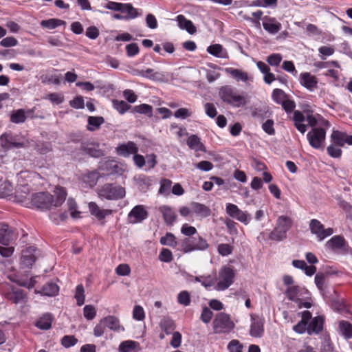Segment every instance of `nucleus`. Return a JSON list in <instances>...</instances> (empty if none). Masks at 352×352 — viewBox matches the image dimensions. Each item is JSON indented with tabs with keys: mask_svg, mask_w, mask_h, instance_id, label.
I'll return each mask as SVG.
<instances>
[{
	"mask_svg": "<svg viewBox=\"0 0 352 352\" xmlns=\"http://www.w3.org/2000/svg\"><path fill=\"white\" fill-rule=\"evenodd\" d=\"M54 194L56 199L47 192L33 194L31 197V204L33 206L43 210L59 207L66 199L67 191L65 188L57 186L54 190Z\"/></svg>",
	"mask_w": 352,
	"mask_h": 352,
	"instance_id": "nucleus-1",
	"label": "nucleus"
},
{
	"mask_svg": "<svg viewBox=\"0 0 352 352\" xmlns=\"http://www.w3.org/2000/svg\"><path fill=\"white\" fill-rule=\"evenodd\" d=\"M178 250L184 253H189L194 251H204L209 248V243L206 239L197 235L192 237H185L179 242Z\"/></svg>",
	"mask_w": 352,
	"mask_h": 352,
	"instance_id": "nucleus-2",
	"label": "nucleus"
},
{
	"mask_svg": "<svg viewBox=\"0 0 352 352\" xmlns=\"http://www.w3.org/2000/svg\"><path fill=\"white\" fill-rule=\"evenodd\" d=\"M219 96L223 102L235 107L243 106L247 102L244 96L238 94L236 90L229 85L220 89Z\"/></svg>",
	"mask_w": 352,
	"mask_h": 352,
	"instance_id": "nucleus-3",
	"label": "nucleus"
},
{
	"mask_svg": "<svg viewBox=\"0 0 352 352\" xmlns=\"http://www.w3.org/2000/svg\"><path fill=\"white\" fill-rule=\"evenodd\" d=\"M214 333H226L230 332L234 327V324L228 314L221 312L217 314L212 322Z\"/></svg>",
	"mask_w": 352,
	"mask_h": 352,
	"instance_id": "nucleus-4",
	"label": "nucleus"
},
{
	"mask_svg": "<svg viewBox=\"0 0 352 352\" xmlns=\"http://www.w3.org/2000/svg\"><path fill=\"white\" fill-rule=\"evenodd\" d=\"M98 195L102 199L117 200L125 196V190L120 186L106 184L98 190Z\"/></svg>",
	"mask_w": 352,
	"mask_h": 352,
	"instance_id": "nucleus-5",
	"label": "nucleus"
},
{
	"mask_svg": "<svg viewBox=\"0 0 352 352\" xmlns=\"http://www.w3.org/2000/svg\"><path fill=\"white\" fill-rule=\"evenodd\" d=\"M0 145L6 151L12 148H22L24 146V143L20 140L18 135L9 131L0 135Z\"/></svg>",
	"mask_w": 352,
	"mask_h": 352,
	"instance_id": "nucleus-6",
	"label": "nucleus"
},
{
	"mask_svg": "<svg viewBox=\"0 0 352 352\" xmlns=\"http://www.w3.org/2000/svg\"><path fill=\"white\" fill-rule=\"evenodd\" d=\"M234 276L235 273L232 268L227 266L223 267L219 272V281L215 286V289L218 291L228 289L233 283Z\"/></svg>",
	"mask_w": 352,
	"mask_h": 352,
	"instance_id": "nucleus-7",
	"label": "nucleus"
},
{
	"mask_svg": "<svg viewBox=\"0 0 352 352\" xmlns=\"http://www.w3.org/2000/svg\"><path fill=\"white\" fill-rule=\"evenodd\" d=\"M98 168L104 175H121L126 170V166L114 160H106L100 162Z\"/></svg>",
	"mask_w": 352,
	"mask_h": 352,
	"instance_id": "nucleus-8",
	"label": "nucleus"
},
{
	"mask_svg": "<svg viewBox=\"0 0 352 352\" xmlns=\"http://www.w3.org/2000/svg\"><path fill=\"white\" fill-rule=\"evenodd\" d=\"M307 137L309 144L313 148H320L323 146L326 130L321 127H315L307 133Z\"/></svg>",
	"mask_w": 352,
	"mask_h": 352,
	"instance_id": "nucleus-9",
	"label": "nucleus"
},
{
	"mask_svg": "<svg viewBox=\"0 0 352 352\" xmlns=\"http://www.w3.org/2000/svg\"><path fill=\"white\" fill-rule=\"evenodd\" d=\"M18 234L15 229L8 224L0 223V243L3 245H9L14 240L16 239Z\"/></svg>",
	"mask_w": 352,
	"mask_h": 352,
	"instance_id": "nucleus-10",
	"label": "nucleus"
},
{
	"mask_svg": "<svg viewBox=\"0 0 352 352\" xmlns=\"http://www.w3.org/2000/svg\"><path fill=\"white\" fill-rule=\"evenodd\" d=\"M309 229L311 232L318 237L319 241L324 240L326 237L331 236L333 233V228L325 229L323 224L317 219H311L309 223Z\"/></svg>",
	"mask_w": 352,
	"mask_h": 352,
	"instance_id": "nucleus-11",
	"label": "nucleus"
},
{
	"mask_svg": "<svg viewBox=\"0 0 352 352\" xmlns=\"http://www.w3.org/2000/svg\"><path fill=\"white\" fill-rule=\"evenodd\" d=\"M326 246L333 250H341L344 254L349 253L351 250L345 239L341 235L333 236L327 242Z\"/></svg>",
	"mask_w": 352,
	"mask_h": 352,
	"instance_id": "nucleus-12",
	"label": "nucleus"
},
{
	"mask_svg": "<svg viewBox=\"0 0 352 352\" xmlns=\"http://www.w3.org/2000/svg\"><path fill=\"white\" fill-rule=\"evenodd\" d=\"M148 216V212L142 205L135 206L128 214V221L130 223H140L146 219Z\"/></svg>",
	"mask_w": 352,
	"mask_h": 352,
	"instance_id": "nucleus-13",
	"label": "nucleus"
},
{
	"mask_svg": "<svg viewBox=\"0 0 352 352\" xmlns=\"http://www.w3.org/2000/svg\"><path fill=\"white\" fill-rule=\"evenodd\" d=\"M226 212L231 217L236 219L245 225L250 221V217L249 215L245 212L241 210L235 204H228L226 205Z\"/></svg>",
	"mask_w": 352,
	"mask_h": 352,
	"instance_id": "nucleus-14",
	"label": "nucleus"
},
{
	"mask_svg": "<svg viewBox=\"0 0 352 352\" xmlns=\"http://www.w3.org/2000/svg\"><path fill=\"white\" fill-rule=\"evenodd\" d=\"M36 248L29 247L22 252L21 265L24 267H30L35 263L36 257L34 254Z\"/></svg>",
	"mask_w": 352,
	"mask_h": 352,
	"instance_id": "nucleus-15",
	"label": "nucleus"
},
{
	"mask_svg": "<svg viewBox=\"0 0 352 352\" xmlns=\"http://www.w3.org/2000/svg\"><path fill=\"white\" fill-rule=\"evenodd\" d=\"M300 82L309 90H313L318 86L317 78L309 72H305L300 74Z\"/></svg>",
	"mask_w": 352,
	"mask_h": 352,
	"instance_id": "nucleus-16",
	"label": "nucleus"
},
{
	"mask_svg": "<svg viewBox=\"0 0 352 352\" xmlns=\"http://www.w3.org/2000/svg\"><path fill=\"white\" fill-rule=\"evenodd\" d=\"M324 318L321 316L314 318L307 324V331L309 335L319 333L323 329Z\"/></svg>",
	"mask_w": 352,
	"mask_h": 352,
	"instance_id": "nucleus-17",
	"label": "nucleus"
},
{
	"mask_svg": "<svg viewBox=\"0 0 352 352\" xmlns=\"http://www.w3.org/2000/svg\"><path fill=\"white\" fill-rule=\"evenodd\" d=\"M264 321L261 318H252L250 325V334L254 338H260L264 332Z\"/></svg>",
	"mask_w": 352,
	"mask_h": 352,
	"instance_id": "nucleus-18",
	"label": "nucleus"
},
{
	"mask_svg": "<svg viewBox=\"0 0 352 352\" xmlns=\"http://www.w3.org/2000/svg\"><path fill=\"white\" fill-rule=\"evenodd\" d=\"M265 21L263 22V26L269 33L275 34L281 30V24L275 18L265 16Z\"/></svg>",
	"mask_w": 352,
	"mask_h": 352,
	"instance_id": "nucleus-19",
	"label": "nucleus"
},
{
	"mask_svg": "<svg viewBox=\"0 0 352 352\" xmlns=\"http://www.w3.org/2000/svg\"><path fill=\"white\" fill-rule=\"evenodd\" d=\"M159 210L162 214L165 223L168 226H172L177 219L175 212L168 206H160Z\"/></svg>",
	"mask_w": 352,
	"mask_h": 352,
	"instance_id": "nucleus-20",
	"label": "nucleus"
},
{
	"mask_svg": "<svg viewBox=\"0 0 352 352\" xmlns=\"http://www.w3.org/2000/svg\"><path fill=\"white\" fill-rule=\"evenodd\" d=\"M251 114L254 118L263 121L271 117L272 113L268 106L264 105L252 109Z\"/></svg>",
	"mask_w": 352,
	"mask_h": 352,
	"instance_id": "nucleus-21",
	"label": "nucleus"
},
{
	"mask_svg": "<svg viewBox=\"0 0 352 352\" xmlns=\"http://www.w3.org/2000/svg\"><path fill=\"white\" fill-rule=\"evenodd\" d=\"M188 147L196 152H206V147L198 135H190L187 140Z\"/></svg>",
	"mask_w": 352,
	"mask_h": 352,
	"instance_id": "nucleus-22",
	"label": "nucleus"
},
{
	"mask_svg": "<svg viewBox=\"0 0 352 352\" xmlns=\"http://www.w3.org/2000/svg\"><path fill=\"white\" fill-rule=\"evenodd\" d=\"M176 20L180 29L186 30L190 34L196 33V27L194 25L193 23L190 20L187 19L185 16L179 14L177 16Z\"/></svg>",
	"mask_w": 352,
	"mask_h": 352,
	"instance_id": "nucleus-23",
	"label": "nucleus"
},
{
	"mask_svg": "<svg viewBox=\"0 0 352 352\" xmlns=\"http://www.w3.org/2000/svg\"><path fill=\"white\" fill-rule=\"evenodd\" d=\"M89 209L90 213L95 216L98 220L104 219L106 216L112 213L111 210L100 209L95 202H90L89 204Z\"/></svg>",
	"mask_w": 352,
	"mask_h": 352,
	"instance_id": "nucleus-24",
	"label": "nucleus"
},
{
	"mask_svg": "<svg viewBox=\"0 0 352 352\" xmlns=\"http://www.w3.org/2000/svg\"><path fill=\"white\" fill-rule=\"evenodd\" d=\"M190 208L192 211L201 217H208L211 214V210L209 207L198 202H191Z\"/></svg>",
	"mask_w": 352,
	"mask_h": 352,
	"instance_id": "nucleus-25",
	"label": "nucleus"
},
{
	"mask_svg": "<svg viewBox=\"0 0 352 352\" xmlns=\"http://www.w3.org/2000/svg\"><path fill=\"white\" fill-rule=\"evenodd\" d=\"M306 115L300 111H294L293 112L292 120L294 122L296 128L302 133H304L307 131V126L302 122L305 121Z\"/></svg>",
	"mask_w": 352,
	"mask_h": 352,
	"instance_id": "nucleus-26",
	"label": "nucleus"
},
{
	"mask_svg": "<svg viewBox=\"0 0 352 352\" xmlns=\"http://www.w3.org/2000/svg\"><path fill=\"white\" fill-rule=\"evenodd\" d=\"M118 154H138V148L133 142H128L126 144H120L116 148Z\"/></svg>",
	"mask_w": 352,
	"mask_h": 352,
	"instance_id": "nucleus-27",
	"label": "nucleus"
},
{
	"mask_svg": "<svg viewBox=\"0 0 352 352\" xmlns=\"http://www.w3.org/2000/svg\"><path fill=\"white\" fill-rule=\"evenodd\" d=\"M53 316L51 314L47 313L43 314L36 322L35 326L40 329L47 330L51 328Z\"/></svg>",
	"mask_w": 352,
	"mask_h": 352,
	"instance_id": "nucleus-28",
	"label": "nucleus"
},
{
	"mask_svg": "<svg viewBox=\"0 0 352 352\" xmlns=\"http://www.w3.org/2000/svg\"><path fill=\"white\" fill-rule=\"evenodd\" d=\"M102 322H104L106 327L111 330L118 331L120 329H124V327L120 325L119 319L114 316H107L103 318Z\"/></svg>",
	"mask_w": 352,
	"mask_h": 352,
	"instance_id": "nucleus-29",
	"label": "nucleus"
},
{
	"mask_svg": "<svg viewBox=\"0 0 352 352\" xmlns=\"http://www.w3.org/2000/svg\"><path fill=\"white\" fill-rule=\"evenodd\" d=\"M58 286L54 283L49 282L43 286L39 293L43 296H54L58 294Z\"/></svg>",
	"mask_w": 352,
	"mask_h": 352,
	"instance_id": "nucleus-30",
	"label": "nucleus"
},
{
	"mask_svg": "<svg viewBox=\"0 0 352 352\" xmlns=\"http://www.w3.org/2000/svg\"><path fill=\"white\" fill-rule=\"evenodd\" d=\"M226 72L227 74H230L232 78L236 79L237 81L241 80L243 82H246L248 80V73L239 69L228 67L226 68Z\"/></svg>",
	"mask_w": 352,
	"mask_h": 352,
	"instance_id": "nucleus-31",
	"label": "nucleus"
},
{
	"mask_svg": "<svg viewBox=\"0 0 352 352\" xmlns=\"http://www.w3.org/2000/svg\"><path fill=\"white\" fill-rule=\"evenodd\" d=\"M293 225L292 219L287 216H280L276 221V227L285 231L286 233Z\"/></svg>",
	"mask_w": 352,
	"mask_h": 352,
	"instance_id": "nucleus-32",
	"label": "nucleus"
},
{
	"mask_svg": "<svg viewBox=\"0 0 352 352\" xmlns=\"http://www.w3.org/2000/svg\"><path fill=\"white\" fill-rule=\"evenodd\" d=\"M87 122V130L89 131H94L100 128V126L104 122V119L102 116H89Z\"/></svg>",
	"mask_w": 352,
	"mask_h": 352,
	"instance_id": "nucleus-33",
	"label": "nucleus"
},
{
	"mask_svg": "<svg viewBox=\"0 0 352 352\" xmlns=\"http://www.w3.org/2000/svg\"><path fill=\"white\" fill-rule=\"evenodd\" d=\"M331 138L332 143L335 146H343L346 144V133L333 131L331 133Z\"/></svg>",
	"mask_w": 352,
	"mask_h": 352,
	"instance_id": "nucleus-34",
	"label": "nucleus"
},
{
	"mask_svg": "<svg viewBox=\"0 0 352 352\" xmlns=\"http://www.w3.org/2000/svg\"><path fill=\"white\" fill-rule=\"evenodd\" d=\"M160 326L161 329L167 334H171L174 332V330L175 329V322L168 317L164 318L160 323Z\"/></svg>",
	"mask_w": 352,
	"mask_h": 352,
	"instance_id": "nucleus-35",
	"label": "nucleus"
},
{
	"mask_svg": "<svg viewBox=\"0 0 352 352\" xmlns=\"http://www.w3.org/2000/svg\"><path fill=\"white\" fill-rule=\"evenodd\" d=\"M121 13L125 14L126 20L135 19L140 15L138 10L131 3H124Z\"/></svg>",
	"mask_w": 352,
	"mask_h": 352,
	"instance_id": "nucleus-36",
	"label": "nucleus"
},
{
	"mask_svg": "<svg viewBox=\"0 0 352 352\" xmlns=\"http://www.w3.org/2000/svg\"><path fill=\"white\" fill-rule=\"evenodd\" d=\"M140 346L139 343L133 340L122 342L119 346L120 352H138L135 351Z\"/></svg>",
	"mask_w": 352,
	"mask_h": 352,
	"instance_id": "nucleus-37",
	"label": "nucleus"
},
{
	"mask_svg": "<svg viewBox=\"0 0 352 352\" xmlns=\"http://www.w3.org/2000/svg\"><path fill=\"white\" fill-rule=\"evenodd\" d=\"M12 191L13 187L9 181H0V198H6L12 195Z\"/></svg>",
	"mask_w": 352,
	"mask_h": 352,
	"instance_id": "nucleus-38",
	"label": "nucleus"
},
{
	"mask_svg": "<svg viewBox=\"0 0 352 352\" xmlns=\"http://www.w3.org/2000/svg\"><path fill=\"white\" fill-rule=\"evenodd\" d=\"M26 118L25 111L23 109L14 111L10 116V121L15 124L23 123Z\"/></svg>",
	"mask_w": 352,
	"mask_h": 352,
	"instance_id": "nucleus-39",
	"label": "nucleus"
},
{
	"mask_svg": "<svg viewBox=\"0 0 352 352\" xmlns=\"http://www.w3.org/2000/svg\"><path fill=\"white\" fill-rule=\"evenodd\" d=\"M339 329L342 335L346 339L352 338V324L347 321L342 320L339 322Z\"/></svg>",
	"mask_w": 352,
	"mask_h": 352,
	"instance_id": "nucleus-40",
	"label": "nucleus"
},
{
	"mask_svg": "<svg viewBox=\"0 0 352 352\" xmlns=\"http://www.w3.org/2000/svg\"><path fill=\"white\" fill-rule=\"evenodd\" d=\"M160 242L163 245H168L172 248H175L178 244L175 236L171 232H167L165 236H162Z\"/></svg>",
	"mask_w": 352,
	"mask_h": 352,
	"instance_id": "nucleus-41",
	"label": "nucleus"
},
{
	"mask_svg": "<svg viewBox=\"0 0 352 352\" xmlns=\"http://www.w3.org/2000/svg\"><path fill=\"white\" fill-rule=\"evenodd\" d=\"M30 193V188L27 184L21 185L15 192V197L17 201L21 203L27 200V197Z\"/></svg>",
	"mask_w": 352,
	"mask_h": 352,
	"instance_id": "nucleus-42",
	"label": "nucleus"
},
{
	"mask_svg": "<svg viewBox=\"0 0 352 352\" xmlns=\"http://www.w3.org/2000/svg\"><path fill=\"white\" fill-rule=\"evenodd\" d=\"M287 98L291 96L280 89H275L272 91V99L277 104H281Z\"/></svg>",
	"mask_w": 352,
	"mask_h": 352,
	"instance_id": "nucleus-43",
	"label": "nucleus"
},
{
	"mask_svg": "<svg viewBox=\"0 0 352 352\" xmlns=\"http://www.w3.org/2000/svg\"><path fill=\"white\" fill-rule=\"evenodd\" d=\"M65 22L63 20L58 19H50L48 20H43L41 22V25L43 28H48L50 30L55 29L56 28L65 24Z\"/></svg>",
	"mask_w": 352,
	"mask_h": 352,
	"instance_id": "nucleus-44",
	"label": "nucleus"
},
{
	"mask_svg": "<svg viewBox=\"0 0 352 352\" xmlns=\"http://www.w3.org/2000/svg\"><path fill=\"white\" fill-rule=\"evenodd\" d=\"M133 112L144 114L148 117H151L153 116V107L148 104H141L140 105L135 106L133 109Z\"/></svg>",
	"mask_w": 352,
	"mask_h": 352,
	"instance_id": "nucleus-45",
	"label": "nucleus"
},
{
	"mask_svg": "<svg viewBox=\"0 0 352 352\" xmlns=\"http://www.w3.org/2000/svg\"><path fill=\"white\" fill-rule=\"evenodd\" d=\"M25 298V294L21 289L13 291L11 294L8 295V298L15 304H18L24 301Z\"/></svg>",
	"mask_w": 352,
	"mask_h": 352,
	"instance_id": "nucleus-46",
	"label": "nucleus"
},
{
	"mask_svg": "<svg viewBox=\"0 0 352 352\" xmlns=\"http://www.w3.org/2000/svg\"><path fill=\"white\" fill-rule=\"evenodd\" d=\"M287 237V233L277 228L276 226L270 233L269 239L273 241H280L285 239Z\"/></svg>",
	"mask_w": 352,
	"mask_h": 352,
	"instance_id": "nucleus-47",
	"label": "nucleus"
},
{
	"mask_svg": "<svg viewBox=\"0 0 352 352\" xmlns=\"http://www.w3.org/2000/svg\"><path fill=\"white\" fill-rule=\"evenodd\" d=\"M113 105L120 114H124L131 108V105L124 100H115L113 101Z\"/></svg>",
	"mask_w": 352,
	"mask_h": 352,
	"instance_id": "nucleus-48",
	"label": "nucleus"
},
{
	"mask_svg": "<svg viewBox=\"0 0 352 352\" xmlns=\"http://www.w3.org/2000/svg\"><path fill=\"white\" fill-rule=\"evenodd\" d=\"M281 106L287 113L288 118H291L289 115L294 111L296 106L294 100H292L291 98H287V99L281 104Z\"/></svg>",
	"mask_w": 352,
	"mask_h": 352,
	"instance_id": "nucleus-49",
	"label": "nucleus"
},
{
	"mask_svg": "<svg viewBox=\"0 0 352 352\" xmlns=\"http://www.w3.org/2000/svg\"><path fill=\"white\" fill-rule=\"evenodd\" d=\"M195 280L197 282L201 283L206 288L212 286L216 282V278H212L210 275L208 276H196Z\"/></svg>",
	"mask_w": 352,
	"mask_h": 352,
	"instance_id": "nucleus-50",
	"label": "nucleus"
},
{
	"mask_svg": "<svg viewBox=\"0 0 352 352\" xmlns=\"http://www.w3.org/2000/svg\"><path fill=\"white\" fill-rule=\"evenodd\" d=\"M327 276V274L319 272L317 273L315 276V283L320 292H324L326 278Z\"/></svg>",
	"mask_w": 352,
	"mask_h": 352,
	"instance_id": "nucleus-51",
	"label": "nucleus"
},
{
	"mask_svg": "<svg viewBox=\"0 0 352 352\" xmlns=\"http://www.w3.org/2000/svg\"><path fill=\"white\" fill-rule=\"evenodd\" d=\"M85 290L82 285H77L76 288L75 298L76 299L77 305L81 306L85 303Z\"/></svg>",
	"mask_w": 352,
	"mask_h": 352,
	"instance_id": "nucleus-52",
	"label": "nucleus"
},
{
	"mask_svg": "<svg viewBox=\"0 0 352 352\" xmlns=\"http://www.w3.org/2000/svg\"><path fill=\"white\" fill-rule=\"evenodd\" d=\"M233 250L234 247L228 243H221L217 247L218 253L223 256L231 254Z\"/></svg>",
	"mask_w": 352,
	"mask_h": 352,
	"instance_id": "nucleus-53",
	"label": "nucleus"
},
{
	"mask_svg": "<svg viewBox=\"0 0 352 352\" xmlns=\"http://www.w3.org/2000/svg\"><path fill=\"white\" fill-rule=\"evenodd\" d=\"M172 182L168 179H163L160 182V188L159 193L162 195H169L171 188Z\"/></svg>",
	"mask_w": 352,
	"mask_h": 352,
	"instance_id": "nucleus-54",
	"label": "nucleus"
},
{
	"mask_svg": "<svg viewBox=\"0 0 352 352\" xmlns=\"http://www.w3.org/2000/svg\"><path fill=\"white\" fill-rule=\"evenodd\" d=\"M137 184L141 190H146L151 186V179L145 175L140 176L137 179Z\"/></svg>",
	"mask_w": 352,
	"mask_h": 352,
	"instance_id": "nucleus-55",
	"label": "nucleus"
},
{
	"mask_svg": "<svg viewBox=\"0 0 352 352\" xmlns=\"http://www.w3.org/2000/svg\"><path fill=\"white\" fill-rule=\"evenodd\" d=\"M283 59L280 54L273 53L267 56V62L269 65L273 67H276L280 65Z\"/></svg>",
	"mask_w": 352,
	"mask_h": 352,
	"instance_id": "nucleus-56",
	"label": "nucleus"
},
{
	"mask_svg": "<svg viewBox=\"0 0 352 352\" xmlns=\"http://www.w3.org/2000/svg\"><path fill=\"white\" fill-rule=\"evenodd\" d=\"M159 259L164 263L171 262L173 259L171 251L167 248H162L159 254Z\"/></svg>",
	"mask_w": 352,
	"mask_h": 352,
	"instance_id": "nucleus-57",
	"label": "nucleus"
},
{
	"mask_svg": "<svg viewBox=\"0 0 352 352\" xmlns=\"http://www.w3.org/2000/svg\"><path fill=\"white\" fill-rule=\"evenodd\" d=\"M83 314L84 317L88 320H93L96 315V311L95 307L93 305H85L83 309Z\"/></svg>",
	"mask_w": 352,
	"mask_h": 352,
	"instance_id": "nucleus-58",
	"label": "nucleus"
},
{
	"mask_svg": "<svg viewBox=\"0 0 352 352\" xmlns=\"http://www.w3.org/2000/svg\"><path fill=\"white\" fill-rule=\"evenodd\" d=\"M178 302L184 306H188L190 304V294L187 291L181 292L177 296Z\"/></svg>",
	"mask_w": 352,
	"mask_h": 352,
	"instance_id": "nucleus-59",
	"label": "nucleus"
},
{
	"mask_svg": "<svg viewBox=\"0 0 352 352\" xmlns=\"http://www.w3.org/2000/svg\"><path fill=\"white\" fill-rule=\"evenodd\" d=\"M77 342L78 339L74 336H65L61 339V344L65 348L74 346Z\"/></svg>",
	"mask_w": 352,
	"mask_h": 352,
	"instance_id": "nucleus-60",
	"label": "nucleus"
},
{
	"mask_svg": "<svg viewBox=\"0 0 352 352\" xmlns=\"http://www.w3.org/2000/svg\"><path fill=\"white\" fill-rule=\"evenodd\" d=\"M318 52L320 54V58L325 60L327 56L333 54L335 50L331 46H321L319 47Z\"/></svg>",
	"mask_w": 352,
	"mask_h": 352,
	"instance_id": "nucleus-61",
	"label": "nucleus"
},
{
	"mask_svg": "<svg viewBox=\"0 0 352 352\" xmlns=\"http://www.w3.org/2000/svg\"><path fill=\"white\" fill-rule=\"evenodd\" d=\"M192 115V112L191 110L187 108H180L178 109L174 113V116L177 118L186 119L188 117H190Z\"/></svg>",
	"mask_w": 352,
	"mask_h": 352,
	"instance_id": "nucleus-62",
	"label": "nucleus"
},
{
	"mask_svg": "<svg viewBox=\"0 0 352 352\" xmlns=\"http://www.w3.org/2000/svg\"><path fill=\"white\" fill-rule=\"evenodd\" d=\"M197 232V229L195 227L187 223L184 224L181 228V232L187 237L194 236Z\"/></svg>",
	"mask_w": 352,
	"mask_h": 352,
	"instance_id": "nucleus-63",
	"label": "nucleus"
},
{
	"mask_svg": "<svg viewBox=\"0 0 352 352\" xmlns=\"http://www.w3.org/2000/svg\"><path fill=\"white\" fill-rule=\"evenodd\" d=\"M274 120L272 119H267L262 124L263 130L269 135H274L275 133V129L274 128Z\"/></svg>",
	"mask_w": 352,
	"mask_h": 352,
	"instance_id": "nucleus-64",
	"label": "nucleus"
}]
</instances>
